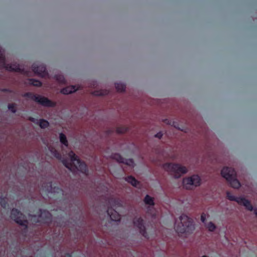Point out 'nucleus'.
Segmentation results:
<instances>
[{"label": "nucleus", "mask_w": 257, "mask_h": 257, "mask_svg": "<svg viewBox=\"0 0 257 257\" xmlns=\"http://www.w3.org/2000/svg\"><path fill=\"white\" fill-rule=\"evenodd\" d=\"M68 156L71 159L72 163L68 164L64 161L63 164L67 168L73 172L80 171L84 173H86L87 167L86 164L84 162H81L78 156L73 151H70Z\"/></svg>", "instance_id": "nucleus-1"}, {"label": "nucleus", "mask_w": 257, "mask_h": 257, "mask_svg": "<svg viewBox=\"0 0 257 257\" xmlns=\"http://www.w3.org/2000/svg\"><path fill=\"white\" fill-rule=\"evenodd\" d=\"M221 174L232 187L238 189L241 186L239 181L237 179V173L233 168L225 167L222 169Z\"/></svg>", "instance_id": "nucleus-2"}, {"label": "nucleus", "mask_w": 257, "mask_h": 257, "mask_svg": "<svg viewBox=\"0 0 257 257\" xmlns=\"http://www.w3.org/2000/svg\"><path fill=\"white\" fill-rule=\"evenodd\" d=\"M180 222L175 225V229L178 233H189L195 228L192 219L187 215L182 214L180 217Z\"/></svg>", "instance_id": "nucleus-3"}, {"label": "nucleus", "mask_w": 257, "mask_h": 257, "mask_svg": "<svg viewBox=\"0 0 257 257\" xmlns=\"http://www.w3.org/2000/svg\"><path fill=\"white\" fill-rule=\"evenodd\" d=\"M23 96L32 100L44 106L54 107L56 105L55 102L51 101L48 98L35 94L32 92L25 93Z\"/></svg>", "instance_id": "nucleus-4"}, {"label": "nucleus", "mask_w": 257, "mask_h": 257, "mask_svg": "<svg viewBox=\"0 0 257 257\" xmlns=\"http://www.w3.org/2000/svg\"><path fill=\"white\" fill-rule=\"evenodd\" d=\"M0 63L2 64L4 67L9 71L20 72L25 75H28L29 71L25 68H21L19 64H6L5 56L0 50Z\"/></svg>", "instance_id": "nucleus-5"}, {"label": "nucleus", "mask_w": 257, "mask_h": 257, "mask_svg": "<svg viewBox=\"0 0 257 257\" xmlns=\"http://www.w3.org/2000/svg\"><path fill=\"white\" fill-rule=\"evenodd\" d=\"M164 168L176 178H179L182 174L187 172L185 167L178 164H166L164 165Z\"/></svg>", "instance_id": "nucleus-6"}, {"label": "nucleus", "mask_w": 257, "mask_h": 257, "mask_svg": "<svg viewBox=\"0 0 257 257\" xmlns=\"http://www.w3.org/2000/svg\"><path fill=\"white\" fill-rule=\"evenodd\" d=\"M12 218L19 225L26 229L28 225V221L25 218V215L17 209H13L11 213Z\"/></svg>", "instance_id": "nucleus-7"}, {"label": "nucleus", "mask_w": 257, "mask_h": 257, "mask_svg": "<svg viewBox=\"0 0 257 257\" xmlns=\"http://www.w3.org/2000/svg\"><path fill=\"white\" fill-rule=\"evenodd\" d=\"M32 70L36 74L44 75L46 74V68L44 64L38 65L34 63L32 65Z\"/></svg>", "instance_id": "nucleus-8"}, {"label": "nucleus", "mask_w": 257, "mask_h": 257, "mask_svg": "<svg viewBox=\"0 0 257 257\" xmlns=\"http://www.w3.org/2000/svg\"><path fill=\"white\" fill-rule=\"evenodd\" d=\"M134 223L140 228V232L145 236L146 231L143 225V219L141 217H136L134 220Z\"/></svg>", "instance_id": "nucleus-9"}, {"label": "nucleus", "mask_w": 257, "mask_h": 257, "mask_svg": "<svg viewBox=\"0 0 257 257\" xmlns=\"http://www.w3.org/2000/svg\"><path fill=\"white\" fill-rule=\"evenodd\" d=\"M236 202H237L238 204L243 205L248 210L251 211L253 209V207L250 202L248 200H246L245 198H238L236 200Z\"/></svg>", "instance_id": "nucleus-10"}, {"label": "nucleus", "mask_w": 257, "mask_h": 257, "mask_svg": "<svg viewBox=\"0 0 257 257\" xmlns=\"http://www.w3.org/2000/svg\"><path fill=\"white\" fill-rule=\"evenodd\" d=\"M78 89V86L76 85H71L62 89L61 90V93L64 94H68L75 92Z\"/></svg>", "instance_id": "nucleus-11"}, {"label": "nucleus", "mask_w": 257, "mask_h": 257, "mask_svg": "<svg viewBox=\"0 0 257 257\" xmlns=\"http://www.w3.org/2000/svg\"><path fill=\"white\" fill-rule=\"evenodd\" d=\"M125 180L131 183L133 186L136 187L139 184V182L137 180L135 177L132 176H130L125 178Z\"/></svg>", "instance_id": "nucleus-12"}, {"label": "nucleus", "mask_w": 257, "mask_h": 257, "mask_svg": "<svg viewBox=\"0 0 257 257\" xmlns=\"http://www.w3.org/2000/svg\"><path fill=\"white\" fill-rule=\"evenodd\" d=\"M109 91L106 89L95 90L92 94L95 96H104L108 94Z\"/></svg>", "instance_id": "nucleus-13"}, {"label": "nucleus", "mask_w": 257, "mask_h": 257, "mask_svg": "<svg viewBox=\"0 0 257 257\" xmlns=\"http://www.w3.org/2000/svg\"><path fill=\"white\" fill-rule=\"evenodd\" d=\"M183 184L186 189H190L191 186H193L191 177L184 178L183 179Z\"/></svg>", "instance_id": "nucleus-14"}, {"label": "nucleus", "mask_w": 257, "mask_h": 257, "mask_svg": "<svg viewBox=\"0 0 257 257\" xmlns=\"http://www.w3.org/2000/svg\"><path fill=\"white\" fill-rule=\"evenodd\" d=\"M144 202L147 205H149L151 206L154 205V199L153 197H151L150 196L147 195L144 198Z\"/></svg>", "instance_id": "nucleus-15"}, {"label": "nucleus", "mask_w": 257, "mask_h": 257, "mask_svg": "<svg viewBox=\"0 0 257 257\" xmlns=\"http://www.w3.org/2000/svg\"><path fill=\"white\" fill-rule=\"evenodd\" d=\"M28 81L29 84L30 85H33L35 86L40 87L42 85V82L40 81L37 79L31 78L28 79Z\"/></svg>", "instance_id": "nucleus-16"}, {"label": "nucleus", "mask_w": 257, "mask_h": 257, "mask_svg": "<svg viewBox=\"0 0 257 257\" xmlns=\"http://www.w3.org/2000/svg\"><path fill=\"white\" fill-rule=\"evenodd\" d=\"M115 87L117 91L119 92H123L125 89V85L121 82L115 83Z\"/></svg>", "instance_id": "nucleus-17"}, {"label": "nucleus", "mask_w": 257, "mask_h": 257, "mask_svg": "<svg viewBox=\"0 0 257 257\" xmlns=\"http://www.w3.org/2000/svg\"><path fill=\"white\" fill-rule=\"evenodd\" d=\"M191 179L193 186H197L200 184V179L198 176L193 175L191 177Z\"/></svg>", "instance_id": "nucleus-18"}, {"label": "nucleus", "mask_w": 257, "mask_h": 257, "mask_svg": "<svg viewBox=\"0 0 257 257\" xmlns=\"http://www.w3.org/2000/svg\"><path fill=\"white\" fill-rule=\"evenodd\" d=\"M60 141L61 143L64 144L66 147L68 146V142L67 141L66 136L63 133L60 134Z\"/></svg>", "instance_id": "nucleus-19"}, {"label": "nucleus", "mask_w": 257, "mask_h": 257, "mask_svg": "<svg viewBox=\"0 0 257 257\" xmlns=\"http://www.w3.org/2000/svg\"><path fill=\"white\" fill-rule=\"evenodd\" d=\"M56 80L58 81L60 83L65 84L66 81L63 75L58 74L55 75Z\"/></svg>", "instance_id": "nucleus-20"}, {"label": "nucleus", "mask_w": 257, "mask_h": 257, "mask_svg": "<svg viewBox=\"0 0 257 257\" xmlns=\"http://www.w3.org/2000/svg\"><path fill=\"white\" fill-rule=\"evenodd\" d=\"M127 131V128L125 126H120L116 128V132L118 134H123Z\"/></svg>", "instance_id": "nucleus-21"}, {"label": "nucleus", "mask_w": 257, "mask_h": 257, "mask_svg": "<svg viewBox=\"0 0 257 257\" xmlns=\"http://www.w3.org/2000/svg\"><path fill=\"white\" fill-rule=\"evenodd\" d=\"M8 107L11 112H17L16 103H9L8 105Z\"/></svg>", "instance_id": "nucleus-22"}, {"label": "nucleus", "mask_w": 257, "mask_h": 257, "mask_svg": "<svg viewBox=\"0 0 257 257\" xmlns=\"http://www.w3.org/2000/svg\"><path fill=\"white\" fill-rule=\"evenodd\" d=\"M207 227L210 231H214L216 228L215 225L212 222H210L208 224Z\"/></svg>", "instance_id": "nucleus-23"}, {"label": "nucleus", "mask_w": 257, "mask_h": 257, "mask_svg": "<svg viewBox=\"0 0 257 257\" xmlns=\"http://www.w3.org/2000/svg\"><path fill=\"white\" fill-rule=\"evenodd\" d=\"M39 125L41 128H46L49 126V122L45 120H41Z\"/></svg>", "instance_id": "nucleus-24"}, {"label": "nucleus", "mask_w": 257, "mask_h": 257, "mask_svg": "<svg viewBox=\"0 0 257 257\" xmlns=\"http://www.w3.org/2000/svg\"><path fill=\"white\" fill-rule=\"evenodd\" d=\"M227 198L231 201H235L237 198H235L234 196L232 195L229 192L227 193Z\"/></svg>", "instance_id": "nucleus-25"}, {"label": "nucleus", "mask_w": 257, "mask_h": 257, "mask_svg": "<svg viewBox=\"0 0 257 257\" xmlns=\"http://www.w3.org/2000/svg\"><path fill=\"white\" fill-rule=\"evenodd\" d=\"M1 92L11 93L12 91L9 88H1Z\"/></svg>", "instance_id": "nucleus-26"}, {"label": "nucleus", "mask_w": 257, "mask_h": 257, "mask_svg": "<svg viewBox=\"0 0 257 257\" xmlns=\"http://www.w3.org/2000/svg\"><path fill=\"white\" fill-rule=\"evenodd\" d=\"M206 216V215L204 213H202L201 215V220L203 222H205V221Z\"/></svg>", "instance_id": "nucleus-27"}, {"label": "nucleus", "mask_w": 257, "mask_h": 257, "mask_svg": "<svg viewBox=\"0 0 257 257\" xmlns=\"http://www.w3.org/2000/svg\"><path fill=\"white\" fill-rule=\"evenodd\" d=\"M162 136L163 134L161 132L158 133L155 135V137L158 138L159 139H161L162 137Z\"/></svg>", "instance_id": "nucleus-28"}, {"label": "nucleus", "mask_w": 257, "mask_h": 257, "mask_svg": "<svg viewBox=\"0 0 257 257\" xmlns=\"http://www.w3.org/2000/svg\"><path fill=\"white\" fill-rule=\"evenodd\" d=\"M254 213L255 214V215L257 216V209H255L254 210Z\"/></svg>", "instance_id": "nucleus-29"}, {"label": "nucleus", "mask_w": 257, "mask_h": 257, "mask_svg": "<svg viewBox=\"0 0 257 257\" xmlns=\"http://www.w3.org/2000/svg\"><path fill=\"white\" fill-rule=\"evenodd\" d=\"M202 257H207V256L204 255V256H202Z\"/></svg>", "instance_id": "nucleus-30"}]
</instances>
